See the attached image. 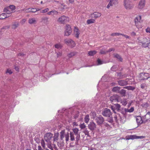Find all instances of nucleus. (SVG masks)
Returning <instances> with one entry per match:
<instances>
[{"instance_id": "a18cd8bd", "label": "nucleus", "mask_w": 150, "mask_h": 150, "mask_svg": "<svg viewBox=\"0 0 150 150\" xmlns=\"http://www.w3.org/2000/svg\"><path fill=\"white\" fill-rule=\"evenodd\" d=\"M44 141H45L44 140H43L42 139L41 141V145L42 146V147H43V148H45V145L46 144L47 145V143H45Z\"/></svg>"}, {"instance_id": "8fccbe9b", "label": "nucleus", "mask_w": 150, "mask_h": 150, "mask_svg": "<svg viewBox=\"0 0 150 150\" xmlns=\"http://www.w3.org/2000/svg\"><path fill=\"white\" fill-rule=\"evenodd\" d=\"M120 93L122 96H124L126 93V91L124 89H122L120 92Z\"/></svg>"}, {"instance_id": "4be33fe9", "label": "nucleus", "mask_w": 150, "mask_h": 150, "mask_svg": "<svg viewBox=\"0 0 150 150\" xmlns=\"http://www.w3.org/2000/svg\"><path fill=\"white\" fill-rule=\"evenodd\" d=\"M144 137L143 136H137L136 135H131L129 136L128 139H143L144 138Z\"/></svg>"}, {"instance_id": "6ab92c4d", "label": "nucleus", "mask_w": 150, "mask_h": 150, "mask_svg": "<svg viewBox=\"0 0 150 150\" xmlns=\"http://www.w3.org/2000/svg\"><path fill=\"white\" fill-rule=\"evenodd\" d=\"M88 128L91 131L95 130L96 127V125L93 122H91L88 125Z\"/></svg>"}, {"instance_id": "e2e57ef3", "label": "nucleus", "mask_w": 150, "mask_h": 150, "mask_svg": "<svg viewBox=\"0 0 150 150\" xmlns=\"http://www.w3.org/2000/svg\"><path fill=\"white\" fill-rule=\"evenodd\" d=\"M108 121L110 123H112L113 122L112 117L111 118H110V119L108 120Z\"/></svg>"}, {"instance_id": "f257e3e1", "label": "nucleus", "mask_w": 150, "mask_h": 150, "mask_svg": "<svg viewBox=\"0 0 150 150\" xmlns=\"http://www.w3.org/2000/svg\"><path fill=\"white\" fill-rule=\"evenodd\" d=\"M53 137V134L50 133H47L45 134L44 136V140L47 143V146L48 148L53 150L52 146L51 141Z\"/></svg>"}, {"instance_id": "c9c22d12", "label": "nucleus", "mask_w": 150, "mask_h": 150, "mask_svg": "<svg viewBox=\"0 0 150 150\" xmlns=\"http://www.w3.org/2000/svg\"><path fill=\"white\" fill-rule=\"evenodd\" d=\"M96 53V51L95 50L91 51L88 52V54L89 55L92 56L95 55Z\"/></svg>"}, {"instance_id": "774afa93", "label": "nucleus", "mask_w": 150, "mask_h": 150, "mask_svg": "<svg viewBox=\"0 0 150 150\" xmlns=\"http://www.w3.org/2000/svg\"><path fill=\"white\" fill-rule=\"evenodd\" d=\"M38 150H43L41 147V146H39L38 147Z\"/></svg>"}, {"instance_id": "f8f14e48", "label": "nucleus", "mask_w": 150, "mask_h": 150, "mask_svg": "<svg viewBox=\"0 0 150 150\" xmlns=\"http://www.w3.org/2000/svg\"><path fill=\"white\" fill-rule=\"evenodd\" d=\"M69 18L64 16L60 17L58 20V21L61 23H65L69 20Z\"/></svg>"}, {"instance_id": "bf43d9fd", "label": "nucleus", "mask_w": 150, "mask_h": 150, "mask_svg": "<svg viewBox=\"0 0 150 150\" xmlns=\"http://www.w3.org/2000/svg\"><path fill=\"white\" fill-rule=\"evenodd\" d=\"M54 1L55 2H57V3L59 4H61V5H62V6H64V4L62 3H60V2H59L58 1Z\"/></svg>"}, {"instance_id": "864d4df0", "label": "nucleus", "mask_w": 150, "mask_h": 150, "mask_svg": "<svg viewBox=\"0 0 150 150\" xmlns=\"http://www.w3.org/2000/svg\"><path fill=\"white\" fill-rule=\"evenodd\" d=\"M107 53V51H105L103 50H101L100 52V53L102 54H105Z\"/></svg>"}, {"instance_id": "4d7b16f0", "label": "nucleus", "mask_w": 150, "mask_h": 150, "mask_svg": "<svg viewBox=\"0 0 150 150\" xmlns=\"http://www.w3.org/2000/svg\"><path fill=\"white\" fill-rule=\"evenodd\" d=\"M146 31L147 33H150V28L148 27L146 29Z\"/></svg>"}, {"instance_id": "39448f33", "label": "nucleus", "mask_w": 150, "mask_h": 150, "mask_svg": "<svg viewBox=\"0 0 150 150\" xmlns=\"http://www.w3.org/2000/svg\"><path fill=\"white\" fill-rule=\"evenodd\" d=\"M64 137L66 142L68 141L69 137V133L68 132L65 133L64 131H62L60 132V139L61 140H63Z\"/></svg>"}, {"instance_id": "680f3d73", "label": "nucleus", "mask_w": 150, "mask_h": 150, "mask_svg": "<svg viewBox=\"0 0 150 150\" xmlns=\"http://www.w3.org/2000/svg\"><path fill=\"white\" fill-rule=\"evenodd\" d=\"M145 86V84H142L141 85V87L142 88H144Z\"/></svg>"}, {"instance_id": "79ce46f5", "label": "nucleus", "mask_w": 150, "mask_h": 150, "mask_svg": "<svg viewBox=\"0 0 150 150\" xmlns=\"http://www.w3.org/2000/svg\"><path fill=\"white\" fill-rule=\"evenodd\" d=\"M79 127L82 130H83L86 128V125L84 123L81 124L79 125Z\"/></svg>"}, {"instance_id": "2eb2a0df", "label": "nucleus", "mask_w": 150, "mask_h": 150, "mask_svg": "<svg viewBox=\"0 0 150 150\" xmlns=\"http://www.w3.org/2000/svg\"><path fill=\"white\" fill-rule=\"evenodd\" d=\"M140 76L142 77V79H140V81L142 80L148 79L150 77L149 74L148 73H141Z\"/></svg>"}, {"instance_id": "bb28decb", "label": "nucleus", "mask_w": 150, "mask_h": 150, "mask_svg": "<svg viewBox=\"0 0 150 150\" xmlns=\"http://www.w3.org/2000/svg\"><path fill=\"white\" fill-rule=\"evenodd\" d=\"M94 18H96L100 17L101 16V13L97 12H95L92 14Z\"/></svg>"}, {"instance_id": "4c0bfd02", "label": "nucleus", "mask_w": 150, "mask_h": 150, "mask_svg": "<svg viewBox=\"0 0 150 150\" xmlns=\"http://www.w3.org/2000/svg\"><path fill=\"white\" fill-rule=\"evenodd\" d=\"M58 134L57 133H55L54 134L53 138V141L54 142L57 141L58 139Z\"/></svg>"}, {"instance_id": "f03ea898", "label": "nucleus", "mask_w": 150, "mask_h": 150, "mask_svg": "<svg viewBox=\"0 0 150 150\" xmlns=\"http://www.w3.org/2000/svg\"><path fill=\"white\" fill-rule=\"evenodd\" d=\"M139 45H141L142 47H148L150 44V41H149L148 39L145 38H139Z\"/></svg>"}, {"instance_id": "aec40b11", "label": "nucleus", "mask_w": 150, "mask_h": 150, "mask_svg": "<svg viewBox=\"0 0 150 150\" xmlns=\"http://www.w3.org/2000/svg\"><path fill=\"white\" fill-rule=\"evenodd\" d=\"M22 11H25L27 13L33 12L35 13L37 12V10L36 8H29L28 9L24 8L21 10Z\"/></svg>"}, {"instance_id": "ddd939ff", "label": "nucleus", "mask_w": 150, "mask_h": 150, "mask_svg": "<svg viewBox=\"0 0 150 150\" xmlns=\"http://www.w3.org/2000/svg\"><path fill=\"white\" fill-rule=\"evenodd\" d=\"M111 108L113 110V111L115 113H116V110L118 111L120 110V105L117 103L112 105L111 107Z\"/></svg>"}, {"instance_id": "a878e982", "label": "nucleus", "mask_w": 150, "mask_h": 150, "mask_svg": "<svg viewBox=\"0 0 150 150\" xmlns=\"http://www.w3.org/2000/svg\"><path fill=\"white\" fill-rule=\"evenodd\" d=\"M74 34L75 37L77 38H79L80 34L79 31V29L76 27H75L74 29Z\"/></svg>"}, {"instance_id": "e433bc0d", "label": "nucleus", "mask_w": 150, "mask_h": 150, "mask_svg": "<svg viewBox=\"0 0 150 150\" xmlns=\"http://www.w3.org/2000/svg\"><path fill=\"white\" fill-rule=\"evenodd\" d=\"M36 20L34 18H32L29 20V23L30 24H33L35 23Z\"/></svg>"}, {"instance_id": "6e6d98bb", "label": "nucleus", "mask_w": 150, "mask_h": 150, "mask_svg": "<svg viewBox=\"0 0 150 150\" xmlns=\"http://www.w3.org/2000/svg\"><path fill=\"white\" fill-rule=\"evenodd\" d=\"M6 73H8L10 74H11L12 73V71L11 70L9 69H8L7 70Z\"/></svg>"}, {"instance_id": "cd10ccee", "label": "nucleus", "mask_w": 150, "mask_h": 150, "mask_svg": "<svg viewBox=\"0 0 150 150\" xmlns=\"http://www.w3.org/2000/svg\"><path fill=\"white\" fill-rule=\"evenodd\" d=\"M49 18L46 17H43L42 18V21L45 24H47L49 22Z\"/></svg>"}, {"instance_id": "49530a36", "label": "nucleus", "mask_w": 150, "mask_h": 150, "mask_svg": "<svg viewBox=\"0 0 150 150\" xmlns=\"http://www.w3.org/2000/svg\"><path fill=\"white\" fill-rule=\"evenodd\" d=\"M49 10V9L48 8H46L43 10H41L40 11V13H46Z\"/></svg>"}, {"instance_id": "09e8293b", "label": "nucleus", "mask_w": 150, "mask_h": 150, "mask_svg": "<svg viewBox=\"0 0 150 150\" xmlns=\"http://www.w3.org/2000/svg\"><path fill=\"white\" fill-rule=\"evenodd\" d=\"M121 103L124 106L126 105L127 103V100H123L121 102Z\"/></svg>"}, {"instance_id": "1a4fd4ad", "label": "nucleus", "mask_w": 150, "mask_h": 150, "mask_svg": "<svg viewBox=\"0 0 150 150\" xmlns=\"http://www.w3.org/2000/svg\"><path fill=\"white\" fill-rule=\"evenodd\" d=\"M73 132H71L76 136V141H78L80 138V134L79 132V130L78 128H75L72 129Z\"/></svg>"}, {"instance_id": "b1692460", "label": "nucleus", "mask_w": 150, "mask_h": 150, "mask_svg": "<svg viewBox=\"0 0 150 150\" xmlns=\"http://www.w3.org/2000/svg\"><path fill=\"white\" fill-rule=\"evenodd\" d=\"M10 16V15L9 14H8L7 13H2L0 15V19H4L7 17H8Z\"/></svg>"}, {"instance_id": "5701e85b", "label": "nucleus", "mask_w": 150, "mask_h": 150, "mask_svg": "<svg viewBox=\"0 0 150 150\" xmlns=\"http://www.w3.org/2000/svg\"><path fill=\"white\" fill-rule=\"evenodd\" d=\"M118 84L121 86H125L127 84V81L125 80H120L118 81Z\"/></svg>"}, {"instance_id": "ea45409f", "label": "nucleus", "mask_w": 150, "mask_h": 150, "mask_svg": "<svg viewBox=\"0 0 150 150\" xmlns=\"http://www.w3.org/2000/svg\"><path fill=\"white\" fill-rule=\"evenodd\" d=\"M146 115L143 117V119H144V123H145L147 122H150V120L149 119H146Z\"/></svg>"}, {"instance_id": "7ed1b4c3", "label": "nucleus", "mask_w": 150, "mask_h": 150, "mask_svg": "<svg viewBox=\"0 0 150 150\" xmlns=\"http://www.w3.org/2000/svg\"><path fill=\"white\" fill-rule=\"evenodd\" d=\"M124 6L125 8L127 10H130L132 9L134 5L132 3L130 0H124Z\"/></svg>"}, {"instance_id": "c85d7f7f", "label": "nucleus", "mask_w": 150, "mask_h": 150, "mask_svg": "<svg viewBox=\"0 0 150 150\" xmlns=\"http://www.w3.org/2000/svg\"><path fill=\"white\" fill-rule=\"evenodd\" d=\"M69 137H70V140L71 141H73L75 140V137L74 134L72 132H70V133L69 134Z\"/></svg>"}, {"instance_id": "393cba45", "label": "nucleus", "mask_w": 150, "mask_h": 150, "mask_svg": "<svg viewBox=\"0 0 150 150\" xmlns=\"http://www.w3.org/2000/svg\"><path fill=\"white\" fill-rule=\"evenodd\" d=\"M58 13L57 11L54 10H53L51 11L47 12V14L48 15L53 16L54 15H57Z\"/></svg>"}, {"instance_id": "69168bd1", "label": "nucleus", "mask_w": 150, "mask_h": 150, "mask_svg": "<svg viewBox=\"0 0 150 150\" xmlns=\"http://www.w3.org/2000/svg\"><path fill=\"white\" fill-rule=\"evenodd\" d=\"M57 57H59L62 55V53L61 52H59L57 54Z\"/></svg>"}, {"instance_id": "338daca9", "label": "nucleus", "mask_w": 150, "mask_h": 150, "mask_svg": "<svg viewBox=\"0 0 150 150\" xmlns=\"http://www.w3.org/2000/svg\"><path fill=\"white\" fill-rule=\"evenodd\" d=\"M131 35L132 36H134L136 35V33L134 32H133L131 33Z\"/></svg>"}, {"instance_id": "20e7f679", "label": "nucleus", "mask_w": 150, "mask_h": 150, "mask_svg": "<svg viewBox=\"0 0 150 150\" xmlns=\"http://www.w3.org/2000/svg\"><path fill=\"white\" fill-rule=\"evenodd\" d=\"M141 15L137 16L135 18L134 21L135 25L138 29L141 28L142 27L141 23Z\"/></svg>"}, {"instance_id": "7c9ffc66", "label": "nucleus", "mask_w": 150, "mask_h": 150, "mask_svg": "<svg viewBox=\"0 0 150 150\" xmlns=\"http://www.w3.org/2000/svg\"><path fill=\"white\" fill-rule=\"evenodd\" d=\"M105 63L103 61L101 60L100 59H98L96 62V64H95V65H98L103 64Z\"/></svg>"}, {"instance_id": "4468645a", "label": "nucleus", "mask_w": 150, "mask_h": 150, "mask_svg": "<svg viewBox=\"0 0 150 150\" xmlns=\"http://www.w3.org/2000/svg\"><path fill=\"white\" fill-rule=\"evenodd\" d=\"M118 3L117 0H110V1L107 5V8L109 9L110 6L115 5Z\"/></svg>"}, {"instance_id": "c03bdc74", "label": "nucleus", "mask_w": 150, "mask_h": 150, "mask_svg": "<svg viewBox=\"0 0 150 150\" xmlns=\"http://www.w3.org/2000/svg\"><path fill=\"white\" fill-rule=\"evenodd\" d=\"M134 107H131L129 109H126L125 111L126 112H132L134 110Z\"/></svg>"}, {"instance_id": "3c124183", "label": "nucleus", "mask_w": 150, "mask_h": 150, "mask_svg": "<svg viewBox=\"0 0 150 150\" xmlns=\"http://www.w3.org/2000/svg\"><path fill=\"white\" fill-rule=\"evenodd\" d=\"M55 48L58 49H60L61 48L62 46L60 44H57L55 45Z\"/></svg>"}, {"instance_id": "473e14b6", "label": "nucleus", "mask_w": 150, "mask_h": 150, "mask_svg": "<svg viewBox=\"0 0 150 150\" xmlns=\"http://www.w3.org/2000/svg\"><path fill=\"white\" fill-rule=\"evenodd\" d=\"M95 20L94 19H88L87 21V23L88 24H90L95 23Z\"/></svg>"}, {"instance_id": "2f4dec72", "label": "nucleus", "mask_w": 150, "mask_h": 150, "mask_svg": "<svg viewBox=\"0 0 150 150\" xmlns=\"http://www.w3.org/2000/svg\"><path fill=\"white\" fill-rule=\"evenodd\" d=\"M120 89V88L118 86H116L114 87L112 89V91L113 92H118Z\"/></svg>"}, {"instance_id": "603ef678", "label": "nucleus", "mask_w": 150, "mask_h": 150, "mask_svg": "<svg viewBox=\"0 0 150 150\" xmlns=\"http://www.w3.org/2000/svg\"><path fill=\"white\" fill-rule=\"evenodd\" d=\"M120 33H114L111 34V35L112 36H117L120 35Z\"/></svg>"}, {"instance_id": "5fc2aeb1", "label": "nucleus", "mask_w": 150, "mask_h": 150, "mask_svg": "<svg viewBox=\"0 0 150 150\" xmlns=\"http://www.w3.org/2000/svg\"><path fill=\"white\" fill-rule=\"evenodd\" d=\"M18 23L15 24L13 25L12 26V28L13 29H15L16 28L18 27Z\"/></svg>"}, {"instance_id": "f704fd0d", "label": "nucleus", "mask_w": 150, "mask_h": 150, "mask_svg": "<svg viewBox=\"0 0 150 150\" xmlns=\"http://www.w3.org/2000/svg\"><path fill=\"white\" fill-rule=\"evenodd\" d=\"M118 66L117 65H115L113 66L111 68V70L113 71H115L118 69Z\"/></svg>"}, {"instance_id": "9b49d317", "label": "nucleus", "mask_w": 150, "mask_h": 150, "mask_svg": "<svg viewBox=\"0 0 150 150\" xmlns=\"http://www.w3.org/2000/svg\"><path fill=\"white\" fill-rule=\"evenodd\" d=\"M65 29V35L68 36L70 35L71 33V30L70 26L68 25H67Z\"/></svg>"}, {"instance_id": "de8ad7c7", "label": "nucleus", "mask_w": 150, "mask_h": 150, "mask_svg": "<svg viewBox=\"0 0 150 150\" xmlns=\"http://www.w3.org/2000/svg\"><path fill=\"white\" fill-rule=\"evenodd\" d=\"M90 115L91 117L93 118H95L96 115V113L95 112H91Z\"/></svg>"}, {"instance_id": "a211bd4d", "label": "nucleus", "mask_w": 150, "mask_h": 150, "mask_svg": "<svg viewBox=\"0 0 150 150\" xmlns=\"http://www.w3.org/2000/svg\"><path fill=\"white\" fill-rule=\"evenodd\" d=\"M145 5V0H141L139 3L138 8L140 9H142L144 8Z\"/></svg>"}, {"instance_id": "6e6552de", "label": "nucleus", "mask_w": 150, "mask_h": 150, "mask_svg": "<svg viewBox=\"0 0 150 150\" xmlns=\"http://www.w3.org/2000/svg\"><path fill=\"white\" fill-rule=\"evenodd\" d=\"M65 42L69 46L73 47L76 45L75 42L71 39H65Z\"/></svg>"}, {"instance_id": "a19ab883", "label": "nucleus", "mask_w": 150, "mask_h": 150, "mask_svg": "<svg viewBox=\"0 0 150 150\" xmlns=\"http://www.w3.org/2000/svg\"><path fill=\"white\" fill-rule=\"evenodd\" d=\"M83 132L85 134V135L87 136H89V132L86 128L83 130Z\"/></svg>"}, {"instance_id": "0eeeda50", "label": "nucleus", "mask_w": 150, "mask_h": 150, "mask_svg": "<svg viewBox=\"0 0 150 150\" xmlns=\"http://www.w3.org/2000/svg\"><path fill=\"white\" fill-rule=\"evenodd\" d=\"M102 114L103 116L109 118H111L112 117V114L110 110L107 108L104 109L102 112Z\"/></svg>"}, {"instance_id": "0e129e2a", "label": "nucleus", "mask_w": 150, "mask_h": 150, "mask_svg": "<svg viewBox=\"0 0 150 150\" xmlns=\"http://www.w3.org/2000/svg\"><path fill=\"white\" fill-rule=\"evenodd\" d=\"M106 76H103L102 77V78H101V80L103 81H105V79L106 78Z\"/></svg>"}, {"instance_id": "423d86ee", "label": "nucleus", "mask_w": 150, "mask_h": 150, "mask_svg": "<svg viewBox=\"0 0 150 150\" xmlns=\"http://www.w3.org/2000/svg\"><path fill=\"white\" fill-rule=\"evenodd\" d=\"M15 8L16 7L14 6L13 5H10L5 8L4 10V12L10 15L11 13L14 12Z\"/></svg>"}, {"instance_id": "dca6fc26", "label": "nucleus", "mask_w": 150, "mask_h": 150, "mask_svg": "<svg viewBox=\"0 0 150 150\" xmlns=\"http://www.w3.org/2000/svg\"><path fill=\"white\" fill-rule=\"evenodd\" d=\"M96 120L98 124L100 125L103 123L104 121V119L103 117L101 116H100L96 117Z\"/></svg>"}, {"instance_id": "72a5a7b5", "label": "nucleus", "mask_w": 150, "mask_h": 150, "mask_svg": "<svg viewBox=\"0 0 150 150\" xmlns=\"http://www.w3.org/2000/svg\"><path fill=\"white\" fill-rule=\"evenodd\" d=\"M90 120L89 115H88L85 116L84 118V121L86 123H87Z\"/></svg>"}, {"instance_id": "c756f323", "label": "nucleus", "mask_w": 150, "mask_h": 150, "mask_svg": "<svg viewBox=\"0 0 150 150\" xmlns=\"http://www.w3.org/2000/svg\"><path fill=\"white\" fill-rule=\"evenodd\" d=\"M114 57L117 58L118 60L120 62L122 61V59L120 55L117 54H114Z\"/></svg>"}, {"instance_id": "052dcab7", "label": "nucleus", "mask_w": 150, "mask_h": 150, "mask_svg": "<svg viewBox=\"0 0 150 150\" xmlns=\"http://www.w3.org/2000/svg\"><path fill=\"white\" fill-rule=\"evenodd\" d=\"M79 116V113H77L74 116V118L75 119H76Z\"/></svg>"}, {"instance_id": "9d476101", "label": "nucleus", "mask_w": 150, "mask_h": 150, "mask_svg": "<svg viewBox=\"0 0 150 150\" xmlns=\"http://www.w3.org/2000/svg\"><path fill=\"white\" fill-rule=\"evenodd\" d=\"M110 100L112 102H119L120 101V97L117 95H115L111 96L110 98Z\"/></svg>"}, {"instance_id": "37998d69", "label": "nucleus", "mask_w": 150, "mask_h": 150, "mask_svg": "<svg viewBox=\"0 0 150 150\" xmlns=\"http://www.w3.org/2000/svg\"><path fill=\"white\" fill-rule=\"evenodd\" d=\"M76 54V52H72L68 54V56L69 57H72L74 56Z\"/></svg>"}, {"instance_id": "13d9d810", "label": "nucleus", "mask_w": 150, "mask_h": 150, "mask_svg": "<svg viewBox=\"0 0 150 150\" xmlns=\"http://www.w3.org/2000/svg\"><path fill=\"white\" fill-rule=\"evenodd\" d=\"M114 50V49L113 48H111L109 50L107 51V53L108 52H111L112 51H113Z\"/></svg>"}, {"instance_id": "f3484780", "label": "nucleus", "mask_w": 150, "mask_h": 150, "mask_svg": "<svg viewBox=\"0 0 150 150\" xmlns=\"http://www.w3.org/2000/svg\"><path fill=\"white\" fill-rule=\"evenodd\" d=\"M115 75L117 79H123L126 78L127 76V74H123L121 73H117Z\"/></svg>"}, {"instance_id": "58836bf2", "label": "nucleus", "mask_w": 150, "mask_h": 150, "mask_svg": "<svg viewBox=\"0 0 150 150\" xmlns=\"http://www.w3.org/2000/svg\"><path fill=\"white\" fill-rule=\"evenodd\" d=\"M124 88L127 89L128 90H133L135 89V88L134 87H132L131 86H126Z\"/></svg>"}, {"instance_id": "412c9836", "label": "nucleus", "mask_w": 150, "mask_h": 150, "mask_svg": "<svg viewBox=\"0 0 150 150\" xmlns=\"http://www.w3.org/2000/svg\"><path fill=\"white\" fill-rule=\"evenodd\" d=\"M136 120L137 123L138 125H140L144 123V119L140 116H138L137 117Z\"/></svg>"}]
</instances>
